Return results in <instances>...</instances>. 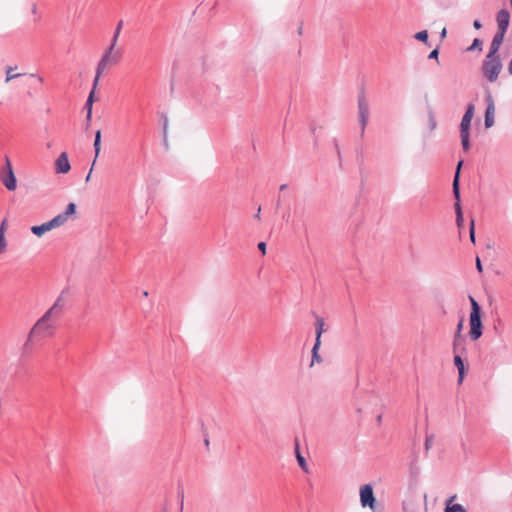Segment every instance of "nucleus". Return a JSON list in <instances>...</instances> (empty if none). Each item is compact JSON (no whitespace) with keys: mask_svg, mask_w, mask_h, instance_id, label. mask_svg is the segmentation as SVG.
<instances>
[{"mask_svg":"<svg viewBox=\"0 0 512 512\" xmlns=\"http://www.w3.org/2000/svg\"><path fill=\"white\" fill-rule=\"evenodd\" d=\"M66 306V292L62 291L54 304L35 322L28 332L23 350H30L35 341L53 337L57 321L62 317Z\"/></svg>","mask_w":512,"mask_h":512,"instance_id":"f257e3e1","label":"nucleus"},{"mask_svg":"<svg viewBox=\"0 0 512 512\" xmlns=\"http://www.w3.org/2000/svg\"><path fill=\"white\" fill-rule=\"evenodd\" d=\"M471 303V312L469 317L470 331L469 335L472 340H477L482 336L481 308L478 302L469 296Z\"/></svg>","mask_w":512,"mask_h":512,"instance_id":"f03ea898","label":"nucleus"},{"mask_svg":"<svg viewBox=\"0 0 512 512\" xmlns=\"http://www.w3.org/2000/svg\"><path fill=\"white\" fill-rule=\"evenodd\" d=\"M121 57V52L119 50H115V47L113 45H109V47L106 49L104 54L102 55L100 61L97 64L96 68V75L94 78V89H96L99 79L104 72V70L107 68L109 64H116Z\"/></svg>","mask_w":512,"mask_h":512,"instance_id":"7ed1b4c3","label":"nucleus"},{"mask_svg":"<svg viewBox=\"0 0 512 512\" xmlns=\"http://www.w3.org/2000/svg\"><path fill=\"white\" fill-rule=\"evenodd\" d=\"M475 106L474 104H468L466 111L461 119L460 123V138L461 145L464 151H469L470 149V126L471 121L474 116Z\"/></svg>","mask_w":512,"mask_h":512,"instance_id":"20e7f679","label":"nucleus"},{"mask_svg":"<svg viewBox=\"0 0 512 512\" xmlns=\"http://www.w3.org/2000/svg\"><path fill=\"white\" fill-rule=\"evenodd\" d=\"M463 165V161L460 160L456 167V172L453 179V194L456 199V203L454 205L455 207V213H456V224L458 227H461L463 225L464 219H463V213L462 208L460 205V191H459V178H460V170Z\"/></svg>","mask_w":512,"mask_h":512,"instance_id":"39448f33","label":"nucleus"},{"mask_svg":"<svg viewBox=\"0 0 512 512\" xmlns=\"http://www.w3.org/2000/svg\"><path fill=\"white\" fill-rule=\"evenodd\" d=\"M502 64L499 56H494L491 58L485 59L482 65L483 75L490 82H495L498 79V76L501 72Z\"/></svg>","mask_w":512,"mask_h":512,"instance_id":"423d86ee","label":"nucleus"},{"mask_svg":"<svg viewBox=\"0 0 512 512\" xmlns=\"http://www.w3.org/2000/svg\"><path fill=\"white\" fill-rule=\"evenodd\" d=\"M0 180L9 191L16 190L17 180L8 156H5V165L0 172Z\"/></svg>","mask_w":512,"mask_h":512,"instance_id":"0eeeda50","label":"nucleus"},{"mask_svg":"<svg viewBox=\"0 0 512 512\" xmlns=\"http://www.w3.org/2000/svg\"><path fill=\"white\" fill-rule=\"evenodd\" d=\"M358 117L363 136L369 119V103L363 92L358 95Z\"/></svg>","mask_w":512,"mask_h":512,"instance_id":"6e6552de","label":"nucleus"},{"mask_svg":"<svg viewBox=\"0 0 512 512\" xmlns=\"http://www.w3.org/2000/svg\"><path fill=\"white\" fill-rule=\"evenodd\" d=\"M360 503L363 508L369 507L375 512L376 499L373 492V487L370 484H365L360 488Z\"/></svg>","mask_w":512,"mask_h":512,"instance_id":"1a4fd4ad","label":"nucleus"},{"mask_svg":"<svg viewBox=\"0 0 512 512\" xmlns=\"http://www.w3.org/2000/svg\"><path fill=\"white\" fill-rule=\"evenodd\" d=\"M485 100L487 107L485 110L484 125L486 128H491L495 123V104L489 90L486 91Z\"/></svg>","mask_w":512,"mask_h":512,"instance_id":"9d476101","label":"nucleus"},{"mask_svg":"<svg viewBox=\"0 0 512 512\" xmlns=\"http://www.w3.org/2000/svg\"><path fill=\"white\" fill-rule=\"evenodd\" d=\"M497 31L507 32L510 23V12L503 8L500 9L496 15Z\"/></svg>","mask_w":512,"mask_h":512,"instance_id":"9b49d317","label":"nucleus"},{"mask_svg":"<svg viewBox=\"0 0 512 512\" xmlns=\"http://www.w3.org/2000/svg\"><path fill=\"white\" fill-rule=\"evenodd\" d=\"M71 165L68 159V154L62 152L55 161V172L58 174H66L70 171Z\"/></svg>","mask_w":512,"mask_h":512,"instance_id":"f8f14e48","label":"nucleus"},{"mask_svg":"<svg viewBox=\"0 0 512 512\" xmlns=\"http://www.w3.org/2000/svg\"><path fill=\"white\" fill-rule=\"evenodd\" d=\"M505 34L506 33H504V32H499V31L496 32V34L494 35L492 42L490 44V50H489V53L487 54V58L498 56L497 52H498L501 44L504 41Z\"/></svg>","mask_w":512,"mask_h":512,"instance_id":"ddd939ff","label":"nucleus"},{"mask_svg":"<svg viewBox=\"0 0 512 512\" xmlns=\"http://www.w3.org/2000/svg\"><path fill=\"white\" fill-rule=\"evenodd\" d=\"M100 149H101V131L100 130H97L96 133H95V140H94V150H95V157H94V160L92 162V166L90 168V171L86 177V182H88L91 178V174H92V171H93V167L96 163V160L100 154Z\"/></svg>","mask_w":512,"mask_h":512,"instance_id":"4468645a","label":"nucleus"},{"mask_svg":"<svg viewBox=\"0 0 512 512\" xmlns=\"http://www.w3.org/2000/svg\"><path fill=\"white\" fill-rule=\"evenodd\" d=\"M52 229H53V228H52V226H51L50 222H49V221H47V222H45V223H43V224H41V225L32 226V227H31V232H32L34 235H36V236H38V237H41L44 233H46V232H48V231H50V230H52Z\"/></svg>","mask_w":512,"mask_h":512,"instance_id":"2eb2a0df","label":"nucleus"},{"mask_svg":"<svg viewBox=\"0 0 512 512\" xmlns=\"http://www.w3.org/2000/svg\"><path fill=\"white\" fill-rule=\"evenodd\" d=\"M94 93H95V89L93 88L88 96V99H87L85 105H84V109L87 110V115H86L87 127L89 126V122L92 117V106H93V102H94Z\"/></svg>","mask_w":512,"mask_h":512,"instance_id":"dca6fc26","label":"nucleus"},{"mask_svg":"<svg viewBox=\"0 0 512 512\" xmlns=\"http://www.w3.org/2000/svg\"><path fill=\"white\" fill-rule=\"evenodd\" d=\"M454 364L457 367L458 373H459L458 382L461 383L463 381V378H464L465 368H464L463 360H462V358H461V356L459 354H455L454 355Z\"/></svg>","mask_w":512,"mask_h":512,"instance_id":"f3484780","label":"nucleus"},{"mask_svg":"<svg viewBox=\"0 0 512 512\" xmlns=\"http://www.w3.org/2000/svg\"><path fill=\"white\" fill-rule=\"evenodd\" d=\"M324 325H325L324 319L322 317H318L316 319V323H315V332H316L315 343L321 342V335L324 332Z\"/></svg>","mask_w":512,"mask_h":512,"instance_id":"a211bd4d","label":"nucleus"},{"mask_svg":"<svg viewBox=\"0 0 512 512\" xmlns=\"http://www.w3.org/2000/svg\"><path fill=\"white\" fill-rule=\"evenodd\" d=\"M465 339L462 335H454L453 339V352L458 354L459 350H464Z\"/></svg>","mask_w":512,"mask_h":512,"instance_id":"6ab92c4d","label":"nucleus"},{"mask_svg":"<svg viewBox=\"0 0 512 512\" xmlns=\"http://www.w3.org/2000/svg\"><path fill=\"white\" fill-rule=\"evenodd\" d=\"M67 220L68 218L63 213H60L56 215L54 218H52L49 222L52 228L54 229L64 225L67 222Z\"/></svg>","mask_w":512,"mask_h":512,"instance_id":"aec40b11","label":"nucleus"},{"mask_svg":"<svg viewBox=\"0 0 512 512\" xmlns=\"http://www.w3.org/2000/svg\"><path fill=\"white\" fill-rule=\"evenodd\" d=\"M455 496H452L447 501V506L445 508V512H466V509L461 504H453L449 505L450 502L454 500Z\"/></svg>","mask_w":512,"mask_h":512,"instance_id":"412c9836","label":"nucleus"},{"mask_svg":"<svg viewBox=\"0 0 512 512\" xmlns=\"http://www.w3.org/2000/svg\"><path fill=\"white\" fill-rule=\"evenodd\" d=\"M320 345H321V342L314 343V346L312 348V359H311L310 366H313L314 363H321L322 362V358H321V356L318 353Z\"/></svg>","mask_w":512,"mask_h":512,"instance_id":"4be33fe9","label":"nucleus"},{"mask_svg":"<svg viewBox=\"0 0 512 512\" xmlns=\"http://www.w3.org/2000/svg\"><path fill=\"white\" fill-rule=\"evenodd\" d=\"M122 27H123V20H120L116 26L113 37L111 39L110 45H113V47H116V45H117L118 38H119Z\"/></svg>","mask_w":512,"mask_h":512,"instance_id":"5701e85b","label":"nucleus"},{"mask_svg":"<svg viewBox=\"0 0 512 512\" xmlns=\"http://www.w3.org/2000/svg\"><path fill=\"white\" fill-rule=\"evenodd\" d=\"M296 453H297L296 457H297L299 466L301 467V469L304 472H308V466H307L305 458L300 454L298 449H296Z\"/></svg>","mask_w":512,"mask_h":512,"instance_id":"b1692460","label":"nucleus"},{"mask_svg":"<svg viewBox=\"0 0 512 512\" xmlns=\"http://www.w3.org/2000/svg\"><path fill=\"white\" fill-rule=\"evenodd\" d=\"M12 71H13L12 67L9 66V67L6 68V79H5L6 83L10 82L11 80H13L15 78H18V77L22 76L21 73L12 74Z\"/></svg>","mask_w":512,"mask_h":512,"instance_id":"393cba45","label":"nucleus"},{"mask_svg":"<svg viewBox=\"0 0 512 512\" xmlns=\"http://www.w3.org/2000/svg\"><path fill=\"white\" fill-rule=\"evenodd\" d=\"M428 118H429L430 130L433 131L437 126V122H436L433 110L431 108H429V111H428Z\"/></svg>","mask_w":512,"mask_h":512,"instance_id":"a878e982","label":"nucleus"},{"mask_svg":"<svg viewBox=\"0 0 512 512\" xmlns=\"http://www.w3.org/2000/svg\"><path fill=\"white\" fill-rule=\"evenodd\" d=\"M473 50H482V41L478 38H475L471 46L467 48V51H473Z\"/></svg>","mask_w":512,"mask_h":512,"instance_id":"bb28decb","label":"nucleus"},{"mask_svg":"<svg viewBox=\"0 0 512 512\" xmlns=\"http://www.w3.org/2000/svg\"><path fill=\"white\" fill-rule=\"evenodd\" d=\"M76 212V205L74 203H69L63 212V214L68 218Z\"/></svg>","mask_w":512,"mask_h":512,"instance_id":"cd10ccee","label":"nucleus"},{"mask_svg":"<svg viewBox=\"0 0 512 512\" xmlns=\"http://www.w3.org/2000/svg\"><path fill=\"white\" fill-rule=\"evenodd\" d=\"M414 37L419 41L426 42L428 40V32L426 30H422L417 32Z\"/></svg>","mask_w":512,"mask_h":512,"instance_id":"c85d7f7f","label":"nucleus"},{"mask_svg":"<svg viewBox=\"0 0 512 512\" xmlns=\"http://www.w3.org/2000/svg\"><path fill=\"white\" fill-rule=\"evenodd\" d=\"M7 242L5 239V234H3L2 229H0V253H3L6 250Z\"/></svg>","mask_w":512,"mask_h":512,"instance_id":"c756f323","label":"nucleus"},{"mask_svg":"<svg viewBox=\"0 0 512 512\" xmlns=\"http://www.w3.org/2000/svg\"><path fill=\"white\" fill-rule=\"evenodd\" d=\"M433 435H428L426 436V440H425V450L426 451H429L433 445Z\"/></svg>","mask_w":512,"mask_h":512,"instance_id":"7c9ffc66","label":"nucleus"},{"mask_svg":"<svg viewBox=\"0 0 512 512\" xmlns=\"http://www.w3.org/2000/svg\"><path fill=\"white\" fill-rule=\"evenodd\" d=\"M469 235H470V239H471L472 243H475V227H474L473 219L470 221Z\"/></svg>","mask_w":512,"mask_h":512,"instance_id":"2f4dec72","label":"nucleus"},{"mask_svg":"<svg viewBox=\"0 0 512 512\" xmlns=\"http://www.w3.org/2000/svg\"><path fill=\"white\" fill-rule=\"evenodd\" d=\"M439 55L438 48L432 50L428 56L429 59H437Z\"/></svg>","mask_w":512,"mask_h":512,"instance_id":"473e14b6","label":"nucleus"},{"mask_svg":"<svg viewBox=\"0 0 512 512\" xmlns=\"http://www.w3.org/2000/svg\"><path fill=\"white\" fill-rule=\"evenodd\" d=\"M167 128H168V119L165 118L164 123H163L164 140H166V137H167Z\"/></svg>","mask_w":512,"mask_h":512,"instance_id":"72a5a7b5","label":"nucleus"},{"mask_svg":"<svg viewBox=\"0 0 512 512\" xmlns=\"http://www.w3.org/2000/svg\"><path fill=\"white\" fill-rule=\"evenodd\" d=\"M258 249L262 252V254L264 255L266 253V243L265 242H260L258 243Z\"/></svg>","mask_w":512,"mask_h":512,"instance_id":"f704fd0d","label":"nucleus"},{"mask_svg":"<svg viewBox=\"0 0 512 512\" xmlns=\"http://www.w3.org/2000/svg\"><path fill=\"white\" fill-rule=\"evenodd\" d=\"M462 328H463V321H462V320H460V321H459V323H458V325H457V330H456V332H455V335H462V334H461Z\"/></svg>","mask_w":512,"mask_h":512,"instance_id":"c9c22d12","label":"nucleus"},{"mask_svg":"<svg viewBox=\"0 0 512 512\" xmlns=\"http://www.w3.org/2000/svg\"><path fill=\"white\" fill-rule=\"evenodd\" d=\"M476 268L479 272H482V264L479 257L476 258Z\"/></svg>","mask_w":512,"mask_h":512,"instance_id":"e433bc0d","label":"nucleus"},{"mask_svg":"<svg viewBox=\"0 0 512 512\" xmlns=\"http://www.w3.org/2000/svg\"><path fill=\"white\" fill-rule=\"evenodd\" d=\"M473 27H474L475 29H480V28L482 27V24H481V22H480L479 20H475V21L473 22Z\"/></svg>","mask_w":512,"mask_h":512,"instance_id":"4c0bfd02","label":"nucleus"},{"mask_svg":"<svg viewBox=\"0 0 512 512\" xmlns=\"http://www.w3.org/2000/svg\"><path fill=\"white\" fill-rule=\"evenodd\" d=\"M6 223H7V221H6V219H4V220L2 221V223H1V225H0V229H2L3 234H5V227H6Z\"/></svg>","mask_w":512,"mask_h":512,"instance_id":"58836bf2","label":"nucleus"},{"mask_svg":"<svg viewBox=\"0 0 512 512\" xmlns=\"http://www.w3.org/2000/svg\"><path fill=\"white\" fill-rule=\"evenodd\" d=\"M446 34H447L446 28H443L441 33H440L441 38H445Z\"/></svg>","mask_w":512,"mask_h":512,"instance_id":"ea45409f","label":"nucleus"},{"mask_svg":"<svg viewBox=\"0 0 512 512\" xmlns=\"http://www.w3.org/2000/svg\"><path fill=\"white\" fill-rule=\"evenodd\" d=\"M261 207L258 208L257 213L254 215L256 219H260Z\"/></svg>","mask_w":512,"mask_h":512,"instance_id":"a19ab883","label":"nucleus"},{"mask_svg":"<svg viewBox=\"0 0 512 512\" xmlns=\"http://www.w3.org/2000/svg\"><path fill=\"white\" fill-rule=\"evenodd\" d=\"M508 72L510 75H512V58H511V61L509 63V66H508Z\"/></svg>","mask_w":512,"mask_h":512,"instance_id":"79ce46f5","label":"nucleus"},{"mask_svg":"<svg viewBox=\"0 0 512 512\" xmlns=\"http://www.w3.org/2000/svg\"><path fill=\"white\" fill-rule=\"evenodd\" d=\"M283 219L286 220V221H289L290 215L289 214L283 215Z\"/></svg>","mask_w":512,"mask_h":512,"instance_id":"37998d69","label":"nucleus"},{"mask_svg":"<svg viewBox=\"0 0 512 512\" xmlns=\"http://www.w3.org/2000/svg\"><path fill=\"white\" fill-rule=\"evenodd\" d=\"M286 188H287V185H286V184H282V185L280 186V190H281V191H284Z\"/></svg>","mask_w":512,"mask_h":512,"instance_id":"c03bdc74","label":"nucleus"},{"mask_svg":"<svg viewBox=\"0 0 512 512\" xmlns=\"http://www.w3.org/2000/svg\"><path fill=\"white\" fill-rule=\"evenodd\" d=\"M36 12H37V7H36V5L34 4V5H33V7H32V13H34V14H35Z\"/></svg>","mask_w":512,"mask_h":512,"instance_id":"a18cd8bd","label":"nucleus"},{"mask_svg":"<svg viewBox=\"0 0 512 512\" xmlns=\"http://www.w3.org/2000/svg\"><path fill=\"white\" fill-rule=\"evenodd\" d=\"M298 33L301 34L302 33V27H299L298 29Z\"/></svg>","mask_w":512,"mask_h":512,"instance_id":"49530a36","label":"nucleus"},{"mask_svg":"<svg viewBox=\"0 0 512 512\" xmlns=\"http://www.w3.org/2000/svg\"><path fill=\"white\" fill-rule=\"evenodd\" d=\"M335 147H336V149H337L338 153H340V151H339V147H338V144H337V143L335 144Z\"/></svg>","mask_w":512,"mask_h":512,"instance_id":"de8ad7c7","label":"nucleus"},{"mask_svg":"<svg viewBox=\"0 0 512 512\" xmlns=\"http://www.w3.org/2000/svg\"><path fill=\"white\" fill-rule=\"evenodd\" d=\"M38 80H39V82H43V78L42 77H38Z\"/></svg>","mask_w":512,"mask_h":512,"instance_id":"09e8293b","label":"nucleus"},{"mask_svg":"<svg viewBox=\"0 0 512 512\" xmlns=\"http://www.w3.org/2000/svg\"><path fill=\"white\" fill-rule=\"evenodd\" d=\"M509 1H510L511 10H512V0H509Z\"/></svg>","mask_w":512,"mask_h":512,"instance_id":"8fccbe9b","label":"nucleus"}]
</instances>
